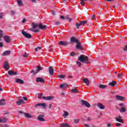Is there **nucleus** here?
Returning <instances> with one entry per match:
<instances>
[{
  "mask_svg": "<svg viewBox=\"0 0 127 127\" xmlns=\"http://www.w3.org/2000/svg\"><path fill=\"white\" fill-rule=\"evenodd\" d=\"M63 85L64 86V88H66V87H68L69 86L68 85V84H67V83H64Z\"/></svg>",
  "mask_w": 127,
  "mask_h": 127,
  "instance_id": "de8ad7c7",
  "label": "nucleus"
},
{
  "mask_svg": "<svg viewBox=\"0 0 127 127\" xmlns=\"http://www.w3.org/2000/svg\"><path fill=\"white\" fill-rule=\"evenodd\" d=\"M17 2L18 5H19V6H22V5H23V3H22V0H17Z\"/></svg>",
  "mask_w": 127,
  "mask_h": 127,
  "instance_id": "c85d7f7f",
  "label": "nucleus"
},
{
  "mask_svg": "<svg viewBox=\"0 0 127 127\" xmlns=\"http://www.w3.org/2000/svg\"><path fill=\"white\" fill-rule=\"evenodd\" d=\"M52 107V104H50L49 106V109H51Z\"/></svg>",
  "mask_w": 127,
  "mask_h": 127,
  "instance_id": "69168bd1",
  "label": "nucleus"
},
{
  "mask_svg": "<svg viewBox=\"0 0 127 127\" xmlns=\"http://www.w3.org/2000/svg\"><path fill=\"white\" fill-rule=\"evenodd\" d=\"M71 93H78V92L79 91H78V90H77V89L73 88L71 89Z\"/></svg>",
  "mask_w": 127,
  "mask_h": 127,
  "instance_id": "c756f323",
  "label": "nucleus"
},
{
  "mask_svg": "<svg viewBox=\"0 0 127 127\" xmlns=\"http://www.w3.org/2000/svg\"><path fill=\"white\" fill-rule=\"evenodd\" d=\"M35 108H37V107H41V103H38L35 105Z\"/></svg>",
  "mask_w": 127,
  "mask_h": 127,
  "instance_id": "a19ab883",
  "label": "nucleus"
},
{
  "mask_svg": "<svg viewBox=\"0 0 127 127\" xmlns=\"http://www.w3.org/2000/svg\"><path fill=\"white\" fill-rule=\"evenodd\" d=\"M83 81L84 82V83H85V84H86V86H89V84L90 83V82H89V80L88 79V78H84Z\"/></svg>",
  "mask_w": 127,
  "mask_h": 127,
  "instance_id": "a878e982",
  "label": "nucleus"
},
{
  "mask_svg": "<svg viewBox=\"0 0 127 127\" xmlns=\"http://www.w3.org/2000/svg\"><path fill=\"white\" fill-rule=\"evenodd\" d=\"M64 19L65 20H69V21L70 22H71V21H72V19L71 18H70V16H69L68 15H67L64 17Z\"/></svg>",
  "mask_w": 127,
  "mask_h": 127,
  "instance_id": "393cba45",
  "label": "nucleus"
},
{
  "mask_svg": "<svg viewBox=\"0 0 127 127\" xmlns=\"http://www.w3.org/2000/svg\"><path fill=\"white\" fill-rule=\"evenodd\" d=\"M22 99H23L25 101H27V98L26 97H23Z\"/></svg>",
  "mask_w": 127,
  "mask_h": 127,
  "instance_id": "052dcab7",
  "label": "nucleus"
},
{
  "mask_svg": "<svg viewBox=\"0 0 127 127\" xmlns=\"http://www.w3.org/2000/svg\"><path fill=\"white\" fill-rule=\"evenodd\" d=\"M4 39L6 42L7 43L10 42V37L8 36H4Z\"/></svg>",
  "mask_w": 127,
  "mask_h": 127,
  "instance_id": "4468645a",
  "label": "nucleus"
},
{
  "mask_svg": "<svg viewBox=\"0 0 127 127\" xmlns=\"http://www.w3.org/2000/svg\"><path fill=\"white\" fill-rule=\"evenodd\" d=\"M80 4H81V5H84V2L83 1H81Z\"/></svg>",
  "mask_w": 127,
  "mask_h": 127,
  "instance_id": "680f3d73",
  "label": "nucleus"
},
{
  "mask_svg": "<svg viewBox=\"0 0 127 127\" xmlns=\"http://www.w3.org/2000/svg\"><path fill=\"white\" fill-rule=\"evenodd\" d=\"M39 28L40 29H43V30H45V29H46L48 28V26L47 25H42L41 24V23H40L39 24Z\"/></svg>",
  "mask_w": 127,
  "mask_h": 127,
  "instance_id": "0eeeda50",
  "label": "nucleus"
},
{
  "mask_svg": "<svg viewBox=\"0 0 127 127\" xmlns=\"http://www.w3.org/2000/svg\"><path fill=\"white\" fill-rule=\"evenodd\" d=\"M79 61L80 62H83L84 63H86V64H88L89 63V58L87 56H85V55H81L78 58Z\"/></svg>",
  "mask_w": 127,
  "mask_h": 127,
  "instance_id": "f257e3e1",
  "label": "nucleus"
},
{
  "mask_svg": "<svg viewBox=\"0 0 127 127\" xmlns=\"http://www.w3.org/2000/svg\"><path fill=\"white\" fill-rule=\"evenodd\" d=\"M70 41L72 43H78L79 42V41L75 37H72Z\"/></svg>",
  "mask_w": 127,
  "mask_h": 127,
  "instance_id": "9b49d317",
  "label": "nucleus"
},
{
  "mask_svg": "<svg viewBox=\"0 0 127 127\" xmlns=\"http://www.w3.org/2000/svg\"><path fill=\"white\" fill-rule=\"evenodd\" d=\"M4 68L7 70L9 68V64H8V63L7 62H5L4 64Z\"/></svg>",
  "mask_w": 127,
  "mask_h": 127,
  "instance_id": "5701e85b",
  "label": "nucleus"
},
{
  "mask_svg": "<svg viewBox=\"0 0 127 127\" xmlns=\"http://www.w3.org/2000/svg\"><path fill=\"white\" fill-rule=\"evenodd\" d=\"M7 119L6 118L2 117L0 118V123H6Z\"/></svg>",
  "mask_w": 127,
  "mask_h": 127,
  "instance_id": "bb28decb",
  "label": "nucleus"
},
{
  "mask_svg": "<svg viewBox=\"0 0 127 127\" xmlns=\"http://www.w3.org/2000/svg\"><path fill=\"white\" fill-rule=\"evenodd\" d=\"M3 36V34L2 33V31L0 30V37L1 38Z\"/></svg>",
  "mask_w": 127,
  "mask_h": 127,
  "instance_id": "ea45409f",
  "label": "nucleus"
},
{
  "mask_svg": "<svg viewBox=\"0 0 127 127\" xmlns=\"http://www.w3.org/2000/svg\"><path fill=\"white\" fill-rule=\"evenodd\" d=\"M16 105L18 106H20L21 105H23V104H24V101L22 99H20L19 101H17L16 102Z\"/></svg>",
  "mask_w": 127,
  "mask_h": 127,
  "instance_id": "2eb2a0df",
  "label": "nucleus"
},
{
  "mask_svg": "<svg viewBox=\"0 0 127 127\" xmlns=\"http://www.w3.org/2000/svg\"><path fill=\"white\" fill-rule=\"evenodd\" d=\"M3 16V13H0V18H2V17Z\"/></svg>",
  "mask_w": 127,
  "mask_h": 127,
  "instance_id": "3c124183",
  "label": "nucleus"
},
{
  "mask_svg": "<svg viewBox=\"0 0 127 127\" xmlns=\"http://www.w3.org/2000/svg\"><path fill=\"white\" fill-rule=\"evenodd\" d=\"M61 18L62 19H65V17H64V16H61Z\"/></svg>",
  "mask_w": 127,
  "mask_h": 127,
  "instance_id": "0e129e2a",
  "label": "nucleus"
},
{
  "mask_svg": "<svg viewBox=\"0 0 127 127\" xmlns=\"http://www.w3.org/2000/svg\"><path fill=\"white\" fill-rule=\"evenodd\" d=\"M95 17H96V15H95V14H93L92 16V19H95Z\"/></svg>",
  "mask_w": 127,
  "mask_h": 127,
  "instance_id": "6e6d98bb",
  "label": "nucleus"
},
{
  "mask_svg": "<svg viewBox=\"0 0 127 127\" xmlns=\"http://www.w3.org/2000/svg\"><path fill=\"white\" fill-rule=\"evenodd\" d=\"M122 76H123V73H121L118 74V78H121Z\"/></svg>",
  "mask_w": 127,
  "mask_h": 127,
  "instance_id": "a18cd8bd",
  "label": "nucleus"
},
{
  "mask_svg": "<svg viewBox=\"0 0 127 127\" xmlns=\"http://www.w3.org/2000/svg\"><path fill=\"white\" fill-rule=\"evenodd\" d=\"M124 50V51H127V45L125 47Z\"/></svg>",
  "mask_w": 127,
  "mask_h": 127,
  "instance_id": "864d4df0",
  "label": "nucleus"
},
{
  "mask_svg": "<svg viewBox=\"0 0 127 127\" xmlns=\"http://www.w3.org/2000/svg\"><path fill=\"white\" fill-rule=\"evenodd\" d=\"M97 106L99 108V109H100V110H104L105 109V106H104L102 103H98Z\"/></svg>",
  "mask_w": 127,
  "mask_h": 127,
  "instance_id": "aec40b11",
  "label": "nucleus"
},
{
  "mask_svg": "<svg viewBox=\"0 0 127 127\" xmlns=\"http://www.w3.org/2000/svg\"><path fill=\"white\" fill-rule=\"evenodd\" d=\"M60 88L61 89H63V88H65V87H64V84H61V85H60Z\"/></svg>",
  "mask_w": 127,
  "mask_h": 127,
  "instance_id": "09e8293b",
  "label": "nucleus"
},
{
  "mask_svg": "<svg viewBox=\"0 0 127 127\" xmlns=\"http://www.w3.org/2000/svg\"><path fill=\"white\" fill-rule=\"evenodd\" d=\"M113 127V125H112V124L109 123L107 125V127Z\"/></svg>",
  "mask_w": 127,
  "mask_h": 127,
  "instance_id": "49530a36",
  "label": "nucleus"
},
{
  "mask_svg": "<svg viewBox=\"0 0 127 127\" xmlns=\"http://www.w3.org/2000/svg\"><path fill=\"white\" fill-rule=\"evenodd\" d=\"M82 106H85L86 108H90L91 107V105L90 103L85 100L81 101Z\"/></svg>",
  "mask_w": 127,
  "mask_h": 127,
  "instance_id": "39448f33",
  "label": "nucleus"
},
{
  "mask_svg": "<svg viewBox=\"0 0 127 127\" xmlns=\"http://www.w3.org/2000/svg\"><path fill=\"white\" fill-rule=\"evenodd\" d=\"M81 0V1L84 2V1H88V0H90V1H92V0Z\"/></svg>",
  "mask_w": 127,
  "mask_h": 127,
  "instance_id": "5fc2aeb1",
  "label": "nucleus"
},
{
  "mask_svg": "<svg viewBox=\"0 0 127 127\" xmlns=\"http://www.w3.org/2000/svg\"><path fill=\"white\" fill-rule=\"evenodd\" d=\"M115 125L116 127H121V126H122V124L121 123H116Z\"/></svg>",
  "mask_w": 127,
  "mask_h": 127,
  "instance_id": "79ce46f5",
  "label": "nucleus"
},
{
  "mask_svg": "<svg viewBox=\"0 0 127 127\" xmlns=\"http://www.w3.org/2000/svg\"><path fill=\"white\" fill-rule=\"evenodd\" d=\"M0 106H5V100L1 99L0 100Z\"/></svg>",
  "mask_w": 127,
  "mask_h": 127,
  "instance_id": "b1692460",
  "label": "nucleus"
},
{
  "mask_svg": "<svg viewBox=\"0 0 127 127\" xmlns=\"http://www.w3.org/2000/svg\"><path fill=\"white\" fill-rule=\"evenodd\" d=\"M74 55H75V53H74V52H72L70 54V56H74Z\"/></svg>",
  "mask_w": 127,
  "mask_h": 127,
  "instance_id": "4d7b16f0",
  "label": "nucleus"
},
{
  "mask_svg": "<svg viewBox=\"0 0 127 127\" xmlns=\"http://www.w3.org/2000/svg\"><path fill=\"white\" fill-rule=\"evenodd\" d=\"M49 73H50V75H51V76H52V75H53V74H54V69H53V66H50L49 67Z\"/></svg>",
  "mask_w": 127,
  "mask_h": 127,
  "instance_id": "ddd939ff",
  "label": "nucleus"
},
{
  "mask_svg": "<svg viewBox=\"0 0 127 127\" xmlns=\"http://www.w3.org/2000/svg\"><path fill=\"white\" fill-rule=\"evenodd\" d=\"M79 121H80L79 119H74V123L75 124H77L78 123H79Z\"/></svg>",
  "mask_w": 127,
  "mask_h": 127,
  "instance_id": "58836bf2",
  "label": "nucleus"
},
{
  "mask_svg": "<svg viewBox=\"0 0 127 127\" xmlns=\"http://www.w3.org/2000/svg\"><path fill=\"white\" fill-rule=\"evenodd\" d=\"M24 115H25V117H26V118H27L28 119H30V118H32V117H31V116H30V115H29V114L24 113Z\"/></svg>",
  "mask_w": 127,
  "mask_h": 127,
  "instance_id": "2f4dec72",
  "label": "nucleus"
},
{
  "mask_svg": "<svg viewBox=\"0 0 127 127\" xmlns=\"http://www.w3.org/2000/svg\"><path fill=\"white\" fill-rule=\"evenodd\" d=\"M80 25H81V23H79L78 22H77L76 23V28H77V29H79V27H80Z\"/></svg>",
  "mask_w": 127,
  "mask_h": 127,
  "instance_id": "c9c22d12",
  "label": "nucleus"
},
{
  "mask_svg": "<svg viewBox=\"0 0 127 127\" xmlns=\"http://www.w3.org/2000/svg\"><path fill=\"white\" fill-rule=\"evenodd\" d=\"M77 65H78L79 67H80V66H81V62H77Z\"/></svg>",
  "mask_w": 127,
  "mask_h": 127,
  "instance_id": "603ef678",
  "label": "nucleus"
},
{
  "mask_svg": "<svg viewBox=\"0 0 127 127\" xmlns=\"http://www.w3.org/2000/svg\"><path fill=\"white\" fill-rule=\"evenodd\" d=\"M36 82H40L41 83H45L44 79L41 77H38L36 80Z\"/></svg>",
  "mask_w": 127,
  "mask_h": 127,
  "instance_id": "412c9836",
  "label": "nucleus"
},
{
  "mask_svg": "<svg viewBox=\"0 0 127 127\" xmlns=\"http://www.w3.org/2000/svg\"><path fill=\"white\" fill-rule=\"evenodd\" d=\"M26 21V19H23L22 20V22L23 23H24Z\"/></svg>",
  "mask_w": 127,
  "mask_h": 127,
  "instance_id": "13d9d810",
  "label": "nucleus"
},
{
  "mask_svg": "<svg viewBox=\"0 0 127 127\" xmlns=\"http://www.w3.org/2000/svg\"><path fill=\"white\" fill-rule=\"evenodd\" d=\"M22 34H23L26 38H31V35L26 33V32H25L23 30L22 31Z\"/></svg>",
  "mask_w": 127,
  "mask_h": 127,
  "instance_id": "423d86ee",
  "label": "nucleus"
},
{
  "mask_svg": "<svg viewBox=\"0 0 127 127\" xmlns=\"http://www.w3.org/2000/svg\"><path fill=\"white\" fill-rule=\"evenodd\" d=\"M43 117H44V116L40 115L38 117V121H40V122H45V120L43 118Z\"/></svg>",
  "mask_w": 127,
  "mask_h": 127,
  "instance_id": "dca6fc26",
  "label": "nucleus"
},
{
  "mask_svg": "<svg viewBox=\"0 0 127 127\" xmlns=\"http://www.w3.org/2000/svg\"><path fill=\"white\" fill-rule=\"evenodd\" d=\"M32 26L33 28H30V31H33V32H38V29H35L36 27H38V25L35 23H32Z\"/></svg>",
  "mask_w": 127,
  "mask_h": 127,
  "instance_id": "f03ea898",
  "label": "nucleus"
},
{
  "mask_svg": "<svg viewBox=\"0 0 127 127\" xmlns=\"http://www.w3.org/2000/svg\"><path fill=\"white\" fill-rule=\"evenodd\" d=\"M3 44L2 43H0V47H2Z\"/></svg>",
  "mask_w": 127,
  "mask_h": 127,
  "instance_id": "338daca9",
  "label": "nucleus"
},
{
  "mask_svg": "<svg viewBox=\"0 0 127 127\" xmlns=\"http://www.w3.org/2000/svg\"><path fill=\"white\" fill-rule=\"evenodd\" d=\"M64 117H67V116H69V113L67 111H64Z\"/></svg>",
  "mask_w": 127,
  "mask_h": 127,
  "instance_id": "72a5a7b5",
  "label": "nucleus"
},
{
  "mask_svg": "<svg viewBox=\"0 0 127 127\" xmlns=\"http://www.w3.org/2000/svg\"><path fill=\"white\" fill-rule=\"evenodd\" d=\"M88 22L87 21H81L80 23L81 25H84V24H86Z\"/></svg>",
  "mask_w": 127,
  "mask_h": 127,
  "instance_id": "473e14b6",
  "label": "nucleus"
},
{
  "mask_svg": "<svg viewBox=\"0 0 127 127\" xmlns=\"http://www.w3.org/2000/svg\"><path fill=\"white\" fill-rule=\"evenodd\" d=\"M116 99H117L118 101H123L124 99H125V97L121 96L120 95H117L116 96Z\"/></svg>",
  "mask_w": 127,
  "mask_h": 127,
  "instance_id": "4be33fe9",
  "label": "nucleus"
},
{
  "mask_svg": "<svg viewBox=\"0 0 127 127\" xmlns=\"http://www.w3.org/2000/svg\"><path fill=\"white\" fill-rule=\"evenodd\" d=\"M43 94H38V99H43Z\"/></svg>",
  "mask_w": 127,
  "mask_h": 127,
  "instance_id": "f704fd0d",
  "label": "nucleus"
},
{
  "mask_svg": "<svg viewBox=\"0 0 127 127\" xmlns=\"http://www.w3.org/2000/svg\"><path fill=\"white\" fill-rule=\"evenodd\" d=\"M77 43V44L76 46V49H77L78 50H83V47H82V46H81V43L78 42Z\"/></svg>",
  "mask_w": 127,
  "mask_h": 127,
  "instance_id": "f8f14e48",
  "label": "nucleus"
},
{
  "mask_svg": "<svg viewBox=\"0 0 127 127\" xmlns=\"http://www.w3.org/2000/svg\"><path fill=\"white\" fill-rule=\"evenodd\" d=\"M11 52L10 51H6L2 53V56H7V55H9V54H10Z\"/></svg>",
  "mask_w": 127,
  "mask_h": 127,
  "instance_id": "6ab92c4d",
  "label": "nucleus"
},
{
  "mask_svg": "<svg viewBox=\"0 0 127 127\" xmlns=\"http://www.w3.org/2000/svg\"><path fill=\"white\" fill-rule=\"evenodd\" d=\"M56 25H59V24H60V22H56Z\"/></svg>",
  "mask_w": 127,
  "mask_h": 127,
  "instance_id": "e2e57ef3",
  "label": "nucleus"
},
{
  "mask_svg": "<svg viewBox=\"0 0 127 127\" xmlns=\"http://www.w3.org/2000/svg\"><path fill=\"white\" fill-rule=\"evenodd\" d=\"M119 105L120 107H121V108L119 109V111L121 113H126V112H127V110L126 109V107H125V104H124V103H120Z\"/></svg>",
  "mask_w": 127,
  "mask_h": 127,
  "instance_id": "7ed1b4c3",
  "label": "nucleus"
},
{
  "mask_svg": "<svg viewBox=\"0 0 127 127\" xmlns=\"http://www.w3.org/2000/svg\"><path fill=\"white\" fill-rule=\"evenodd\" d=\"M69 43L67 41H60L59 43V45H63V46H67Z\"/></svg>",
  "mask_w": 127,
  "mask_h": 127,
  "instance_id": "9d476101",
  "label": "nucleus"
},
{
  "mask_svg": "<svg viewBox=\"0 0 127 127\" xmlns=\"http://www.w3.org/2000/svg\"><path fill=\"white\" fill-rule=\"evenodd\" d=\"M16 83H18L19 84H24V81L23 80L19 79V78H17L15 80Z\"/></svg>",
  "mask_w": 127,
  "mask_h": 127,
  "instance_id": "f3484780",
  "label": "nucleus"
},
{
  "mask_svg": "<svg viewBox=\"0 0 127 127\" xmlns=\"http://www.w3.org/2000/svg\"><path fill=\"white\" fill-rule=\"evenodd\" d=\"M11 13L12 15H14V14H15V12L13 10H11Z\"/></svg>",
  "mask_w": 127,
  "mask_h": 127,
  "instance_id": "c03bdc74",
  "label": "nucleus"
},
{
  "mask_svg": "<svg viewBox=\"0 0 127 127\" xmlns=\"http://www.w3.org/2000/svg\"><path fill=\"white\" fill-rule=\"evenodd\" d=\"M43 70L42 67L40 66H38L37 67V69L36 70H31V73H33V75H35L36 74H37L39 71H41Z\"/></svg>",
  "mask_w": 127,
  "mask_h": 127,
  "instance_id": "20e7f679",
  "label": "nucleus"
},
{
  "mask_svg": "<svg viewBox=\"0 0 127 127\" xmlns=\"http://www.w3.org/2000/svg\"><path fill=\"white\" fill-rule=\"evenodd\" d=\"M28 56V54H26V53H25V54L23 55V57L26 58Z\"/></svg>",
  "mask_w": 127,
  "mask_h": 127,
  "instance_id": "37998d69",
  "label": "nucleus"
},
{
  "mask_svg": "<svg viewBox=\"0 0 127 127\" xmlns=\"http://www.w3.org/2000/svg\"><path fill=\"white\" fill-rule=\"evenodd\" d=\"M46 104L45 103H41V107H43V108H45Z\"/></svg>",
  "mask_w": 127,
  "mask_h": 127,
  "instance_id": "8fccbe9b",
  "label": "nucleus"
},
{
  "mask_svg": "<svg viewBox=\"0 0 127 127\" xmlns=\"http://www.w3.org/2000/svg\"><path fill=\"white\" fill-rule=\"evenodd\" d=\"M85 127H90V126L87 124H84Z\"/></svg>",
  "mask_w": 127,
  "mask_h": 127,
  "instance_id": "774afa93",
  "label": "nucleus"
},
{
  "mask_svg": "<svg viewBox=\"0 0 127 127\" xmlns=\"http://www.w3.org/2000/svg\"><path fill=\"white\" fill-rule=\"evenodd\" d=\"M117 122H119V123H122V124H124V121L122 119V116L121 115H119L118 117L115 118Z\"/></svg>",
  "mask_w": 127,
  "mask_h": 127,
  "instance_id": "6e6552de",
  "label": "nucleus"
},
{
  "mask_svg": "<svg viewBox=\"0 0 127 127\" xmlns=\"http://www.w3.org/2000/svg\"><path fill=\"white\" fill-rule=\"evenodd\" d=\"M99 88H101V89H105V88H106V85L100 84L99 85Z\"/></svg>",
  "mask_w": 127,
  "mask_h": 127,
  "instance_id": "e433bc0d",
  "label": "nucleus"
},
{
  "mask_svg": "<svg viewBox=\"0 0 127 127\" xmlns=\"http://www.w3.org/2000/svg\"><path fill=\"white\" fill-rule=\"evenodd\" d=\"M59 77L61 78V79H64V78H65V75L61 74L59 76Z\"/></svg>",
  "mask_w": 127,
  "mask_h": 127,
  "instance_id": "4c0bfd02",
  "label": "nucleus"
},
{
  "mask_svg": "<svg viewBox=\"0 0 127 127\" xmlns=\"http://www.w3.org/2000/svg\"><path fill=\"white\" fill-rule=\"evenodd\" d=\"M63 1L64 2H68V1H69V0H63Z\"/></svg>",
  "mask_w": 127,
  "mask_h": 127,
  "instance_id": "bf43d9fd",
  "label": "nucleus"
},
{
  "mask_svg": "<svg viewBox=\"0 0 127 127\" xmlns=\"http://www.w3.org/2000/svg\"><path fill=\"white\" fill-rule=\"evenodd\" d=\"M117 84V81H112V82H110L109 83V86H112V87H114V86H116Z\"/></svg>",
  "mask_w": 127,
  "mask_h": 127,
  "instance_id": "cd10ccee",
  "label": "nucleus"
},
{
  "mask_svg": "<svg viewBox=\"0 0 127 127\" xmlns=\"http://www.w3.org/2000/svg\"><path fill=\"white\" fill-rule=\"evenodd\" d=\"M43 99L44 100H46V101H51V100H53V99H54V96H48V97L44 96L43 97Z\"/></svg>",
  "mask_w": 127,
  "mask_h": 127,
  "instance_id": "1a4fd4ad",
  "label": "nucleus"
},
{
  "mask_svg": "<svg viewBox=\"0 0 127 127\" xmlns=\"http://www.w3.org/2000/svg\"><path fill=\"white\" fill-rule=\"evenodd\" d=\"M8 74L9 75H10V76H12V75H14V76L15 75H17V73H16V72H14L12 70H9L8 71Z\"/></svg>",
  "mask_w": 127,
  "mask_h": 127,
  "instance_id": "a211bd4d",
  "label": "nucleus"
},
{
  "mask_svg": "<svg viewBox=\"0 0 127 127\" xmlns=\"http://www.w3.org/2000/svg\"><path fill=\"white\" fill-rule=\"evenodd\" d=\"M61 127H70V126L67 124H63L60 126Z\"/></svg>",
  "mask_w": 127,
  "mask_h": 127,
  "instance_id": "7c9ffc66",
  "label": "nucleus"
}]
</instances>
